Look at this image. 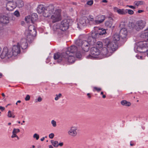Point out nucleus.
<instances>
[{
  "instance_id": "obj_58",
  "label": "nucleus",
  "mask_w": 148,
  "mask_h": 148,
  "mask_svg": "<svg viewBox=\"0 0 148 148\" xmlns=\"http://www.w3.org/2000/svg\"><path fill=\"white\" fill-rule=\"evenodd\" d=\"M3 76V74L2 73H0V78H1Z\"/></svg>"
},
{
  "instance_id": "obj_40",
  "label": "nucleus",
  "mask_w": 148,
  "mask_h": 148,
  "mask_svg": "<svg viewBox=\"0 0 148 148\" xmlns=\"http://www.w3.org/2000/svg\"><path fill=\"white\" fill-rule=\"evenodd\" d=\"M97 45H98V47L99 48H101L103 47L102 43L101 42H97Z\"/></svg>"
},
{
  "instance_id": "obj_20",
  "label": "nucleus",
  "mask_w": 148,
  "mask_h": 148,
  "mask_svg": "<svg viewBox=\"0 0 148 148\" xmlns=\"http://www.w3.org/2000/svg\"><path fill=\"white\" fill-rule=\"evenodd\" d=\"M127 34V29L125 28H123L120 31L119 35L121 38H124L126 37Z\"/></svg>"
},
{
  "instance_id": "obj_38",
  "label": "nucleus",
  "mask_w": 148,
  "mask_h": 148,
  "mask_svg": "<svg viewBox=\"0 0 148 148\" xmlns=\"http://www.w3.org/2000/svg\"><path fill=\"white\" fill-rule=\"evenodd\" d=\"M20 131V130L18 129L14 128L12 132L16 134L18 133H19Z\"/></svg>"
},
{
  "instance_id": "obj_13",
  "label": "nucleus",
  "mask_w": 148,
  "mask_h": 148,
  "mask_svg": "<svg viewBox=\"0 0 148 148\" xmlns=\"http://www.w3.org/2000/svg\"><path fill=\"white\" fill-rule=\"evenodd\" d=\"M31 40L30 41H28L27 38L26 39L25 38H22L20 41L18 42L17 43L19 44V46H20L21 48L22 49H25L27 48V41L29 42L31 41Z\"/></svg>"
},
{
  "instance_id": "obj_31",
  "label": "nucleus",
  "mask_w": 148,
  "mask_h": 148,
  "mask_svg": "<svg viewBox=\"0 0 148 148\" xmlns=\"http://www.w3.org/2000/svg\"><path fill=\"white\" fill-rule=\"evenodd\" d=\"M17 6L19 8H21L24 5L23 2L21 0H18L17 2Z\"/></svg>"
},
{
  "instance_id": "obj_43",
  "label": "nucleus",
  "mask_w": 148,
  "mask_h": 148,
  "mask_svg": "<svg viewBox=\"0 0 148 148\" xmlns=\"http://www.w3.org/2000/svg\"><path fill=\"white\" fill-rule=\"evenodd\" d=\"M13 113L10 110H9L7 116L8 117L10 118L12 116V115Z\"/></svg>"
},
{
  "instance_id": "obj_53",
  "label": "nucleus",
  "mask_w": 148,
  "mask_h": 148,
  "mask_svg": "<svg viewBox=\"0 0 148 148\" xmlns=\"http://www.w3.org/2000/svg\"><path fill=\"white\" fill-rule=\"evenodd\" d=\"M144 12V10H138V13H140Z\"/></svg>"
},
{
  "instance_id": "obj_19",
  "label": "nucleus",
  "mask_w": 148,
  "mask_h": 148,
  "mask_svg": "<svg viewBox=\"0 0 148 148\" xmlns=\"http://www.w3.org/2000/svg\"><path fill=\"white\" fill-rule=\"evenodd\" d=\"M75 55L69 54L67 55L65 53V58H67V60L68 62L70 63H73L75 61Z\"/></svg>"
},
{
  "instance_id": "obj_39",
  "label": "nucleus",
  "mask_w": 148,
  "mask_h": 148,
  "mask_svg": "<svg viewBox=\"0 0 148 148\" xmlns=\"http://www.w3.org/2000/svg\"><path fill=\"white\" fill-rule=\"evenodd\" d=\"M51 123L54 127H55L57 126L56 122L53 120H51Z\"/></svg>"
},
{
  "instance_id": "obj_2",
  "label": "nucleus",
  "mask_w": 148,
  "mask_h": 148,
  "mask_svg": "<svg viewBox=\"0 0 148 148\" xmlns=\"http://www.w3.org/2000/svg\"><path fill=\"white\" fill-rule=\"evenodd\" d=\"M103 42L106 50V52L104 53L107 57L111 55L118 48L117 44L109 38L105 39Z\"/></svg>"
},
{
  "instance_id": "obj_55",
  "label": "nucleus",
  "mask_w": 148,
  "mask_h": 148,
  "mask_svg": "<svg viewBox=\"0 0 148 148\" xmlns=\"http://www.w3.org/2000/svg\"><path fill=\"white\" fill-rule=\"evenodd\" d=\"M102 2L103 3H107V1L106 0H103L102 1Z\"/></svg>"
},
{
  "instance_id": "obj_41",
  "label": "nucleus",
  "mask_w": 148,
  "mask_h": 148,
  "mask_svg": "<svg viewBox=\"0 0 148 148\" xmlns=\"http://www.w3.org/2000/svg\"><path fill=\"white\" fill-rule=\"evenodd\" d=\"M11 138H16L18 140H19V138L18 136L15 134H14L12 132V134L11 136Z\"/></svg>"
},
{
  "instance_id": "obj_7",
  "label": "nucleus",
  "mask_w": 148,
  "mask_h": 148,
  "mask_svg": "<svg viewBox=\"0 0 148 148\" xmlns=\"http://www.w3.org/2000/svg\"><path fill=\"white\" fill-rule=\"evenodd\" d=\"M90 54L86 57L87 59H92L93 58H97L100 54V51L97 48L92 47L90 49Z\"/></svg>"
},
{
  "instance_id": "obj_3",
  "label": "nucleus",
  "mask_w": 148,
  "mask_h": 148,
  "mask_svg": "<svg viewBox=\"0 0 148 148\" xmlns=\"http://www.w3.org/2000/svg\"><path fill=\"white\" fill-rule=\"evenodd\" d=\"M76 45L81 47L82 49L85 52H88L90 48V46L94 44V43L92 41V40H89L88 38V41L82 40L80 39L77 40L75 42Z\"/></svg>"
},
{
  "instance_id": "obj_42",
  "label": "nucleus",
  "mask_w": 148,
  "mask_h": 148,
  "mask_svg": "<svg viewBox=\"0 0 148 148\" xmlns=\"http://www.w3.org/2000/svg\"><path fill=\"white\" fill-rule=\"evenodd\" d=\"M33 137L34 138H36V140H38L39 137V135L36 133L34 134Z\"/></svg>"
},
{
  "instance_id": "obj_64",
  "label": "nucleus",
  "mask_w": 148,
  "mask_h": 148,
  "mask_svg": "<svg viewBox=\"0 0 148 148\" xmlns=\"http://www.w3.org/2000/svg\"><path fill=\"white\" fill-rule=\"evenodd\" d=\"M145 31H148V27L145 30Z\"/></svg>"
},
{
  "instance_id": "obj_36",
  "label": "nucleus",
  "mask_w": 148,
  "mask_h": 148,
  "mask_svg": "<svg viewBox=\"0 0 148 148\" xmlns=\"http://www.w3.org/2000/svg\"><path fill=\"white\" fill-rule=\"evenodd\" d=\"M101 88H98L97 87H93V91L94 92H95V91H96L98 92H99L100 91H101Z\"/></svg>"
},
{
  "instance_id": "obj_18",
  "label": "nucleus",
  "mask_w": 148,
  "mask_h": 148,
  "mask_svg": "<svg viewBox=\"0 0 148 148\" xmlns=\"http://www.w3.org/2000/svg\"><path fill=\"white\" fill-rule=\"evenodd\" d=\"M16 8V5L12 1H9L6 4V8L8 11H12Z\"/></svg>"
},
{
  "instance_id": "obj_8",
  "label": "nucleus",
  "mask_w": 148,
  "mask_h": 148,
  "mask_svg": "<svg viewBox=\"0 0 148 148\" xmlns=\"http://www.w3.org/2000/svg\"><path fill=\"white\" fill-rule=\"evenodd\" d=\"M94 30L92 32L91 36L88 37V40H92V41L94 43L95 40V39L100 38L99 34L98 32L96 27H94Z\"/></svg>"
},
{
  "instance_id": "obj_30",
  "label": "nucleus",
  "mask_w": 148,
  "mask_h": 148,
  "mask_svg": "<svg viewBox=\"0 0 148 148\" xmlns=\"http://www.w3.org/2000/svg\"><path fill=\"white\" fill-rule=\"evenodd\" d=\"M144 2L143 1H136L134 2V5L138 7L140 5H141L144 4Z\"/></svg>"
},
{
  "instance_id": "obj_60",
  "label": "nucleus",
  "mask_w": 148,
  "mask_h": 148,
  "mask_svg": "<svg viewBox=\"0 0 148 148\" xmlns=\"http://www.w3.org/2000/svg\"><path fill=\"white\" fill-rule=\"evenodd\" d=\"M49 148H53L52 146L50 145L49 146Z\"/></svg>"
},
{
  "instance_id": "obj_25",
  "label": "nucleus",
  "mask_w": 148,
  "mask_h": 148,
  "mask_svg": "<svg viewBox=\"0 0 148 148\" xmlns=\"http://www.w3.org/2000/svg\"><path fill=\"white\" fill-rule=\"evenodd\" d=\"M120 37V35H119L118 34H115L113 36L112 41L117 44V42L119 40Z\"/></svg>"
},
{
  "instance_id": "obj_28",
  "label": "nucleus",
  "mask_w": 148,
  "mask_h": 148,
  "mask_svg": "<svg viewBox=\"0 0 148 148\" xmlns=\"http://www.w3.org/2000/svg\"><path fill=\"white\" fill-rule=\"evenodd\" d=\"M30 16V21L31 23H33L38 19L37 15L36 13H33Z\"/></svg>"
},
{
  "instance_id": "obj_45",
  "label": "nucleus",
  "mask_w": 148,
  "mask_h": 148,
  "mask_svg": "<svg viewBox=\"0 0 148 148\" xmlns=\"http://www.w3.org/2000/svg\"><path fill=\"white\" fill-rule=\"evenodd\" d=\"M42 98L40 96L37 99L35 100V102H40L42 101Z\"/></svg>"
},
{
  "instance_id": "obj_9",
  "label": "nucleus",
  "mask_w": 148,
  "mask_h": 148,
  "mask_svg": "<svg viewBox=\"0 0 148 148\" xmlns=\"http://www.w3.org/2000/svg\"><path fill=\"white\" fill-rule=\"evenodd\" d=\"M147 44L143 42H139L137 47V51L141 53H144L147 51Z\"/></svg>"
},
{
  "instance_id": "obj_37",
  "label": "nucleus",
  "mask_w": 148,
  "mask_h": 148,
  "mask_svg": "<svg viewBox=\"0 0 148 148\" xmlns=\"http://www.w3.org/2000/svg\"><path fill=\"white\" fill-rule=\"evenodd\" d=\"M126 14L128 13L129 14L132 15L134 13L133 11L131 10L126 9Z\"/></svg>"
},
{
  "instance_id": "obj_11",
  "label": "nucleus",
  "mask_w": 148,
  "mask_h": 148,
  "mask_svg": "<svg viewBox=\"0 0 148 148\" xmlns=\"http://www.w3.org/2000/svg\"><path fill=\"white\" fill-rule=\"evenodd\" d=\"M10 49H12L13 56H15L17 55L21 52V47L19 44L17 43L16 45H14Z\"/></svg>"
},
{
  "instance_id": "obj_24",
  "label": "nucleus",
  "mask_w": 148,
  "mask_h": 148,
  "mask_svg": "<svg viewBox=\"0 0 148 148\" xmlns=\"http://www.w3.org/2000/svg\"><path fill=\"white\" fill-rule=\"evenodd\" d=\"M96 29L97 30L99 34V35L100 37L102 36L105 34L106 33V30L103 28H99L98 27H96Z\"/></svg>"
},
{
  "instance_id": "obj_12",
  "label": "nucleus",
  "mask_w": 148,
  "mask_h": 148,
  "mask_svg": "<svg viewBox=\"0 0 148 148\" xmlns=\"http://www.w3.org/2000/svg\"><path fill=\"white\" fill-rule=\"evenodd\" d=\"M77 50V47L74 45H72L67 49V50L66 51L65 53L67 55L69 54L75 55Z\"/></svg>"
},
{
  "instance_id": "obj_34",
  "label": "nucleus",
  "mask_w": 148,
  "mask_h": 148,
  "mask_svg": "<svg viewBox=\"0 0 148 148\" xmlns=\"http://www.w3.org/2000/svg\"><path fill=\"white\" fill-rule=\"evenodd\" d=\"M60 28L63 31H64L65 30V24L64 21H62L61 23Z\"/></svg>"
},
{
  "instance_id": "obj_46",
  "label": "nucleus",
  "mask_w": 148,
  "mask_h": 148,
  "mask_svg": "<svg viewBox=\"0 0 148 148\" xmlns=\"http://www.w3.org/2000/svg\"><path fill=\"white\" fill-rule=\"evenodd\" d=\"M75 53L76 56L77 58H80L81 57L82 55L80 53L77 52Z\"/></svg>"
},
{
  "instance_id": "obj_16",
  "label": "nucleus",
  "mask_w": 148,
  "mask_h": 148,
  "mask_svg": "<svg viewBox=\"0 0 148 148\" xmlns=\"http://www.w3.org/2000/svg\"><path fill=\"white\" fill-rule=\"evenodd\" d=\"M113 10L114 12H117L120 15H125L126 14V10L124 9H119L115 7L113 8Z\"/></svg>"
},
{
  "instance_id": "obj_23",
  "label": "nucleus",
  "mask_w": 148,
  "mask_h": 148,
  "mask_svg": "<svg viewBox=\"0 0 148 148\" xmlns=\"http://www.w3.org/2000/svg\"><path fill=\"white\" fill-rule=\"evenodd\" d=\"M65 29H68L69 27L71 25L72 23V21L71 19L69 17H67L66 18H65Z\"/></svg>"
},
{
  "instance_id": "obj_22",
  "label": "nucleus",
  "mask_w": 148,
  "mask_h": 148,
  "mask_svg": "<svg viewBox=\"0 0 148 148\" xmlns=\"http://www.w3.org/2000/svg\"><path fill=\"white\" fill-rule=\"evenodd\" d=\"M46 9H47V8ZM45 10H46V11H47V10H46V9L44 6L42 5H38L37 8V10L38 13L40 14L43 12ZM47 12V11H46L45 12V13L46 12Z\"/></svg>"
},
{
  "instance_id": "obj_33",
  "label": "nucleus",
  "mask_w": 148,
  "mask_h": 148,
  "mask_svg": "<svg viewBox=\"0 0 148 148\" xmlns=\"http://www.w3.org/2000/svg\"><path fill=\"white\" fill-rule=\"evenodd\" d=\"M51 142L53 146L55 147H57L58 146V143L57 141L51 140Z\"/></svg>"
},
{
  "instance_id": "obj_35",
  "label": "nucleus",
  "mask_w": 148,
  "mask_h": 148,
  "mask_svg": "<svg viewBox=\"0 0 148 148\" xmlns=\"http://www.w3.org/2000/svg\"><path fill=\"white\" fill-rule=\"evenodd\" d=\"M62 95L61 93H59L58 94H56V97L54 98L55 100H58L61 97Z\"/></svg>"
},
{
  "instance_id": "obj_6",
  "label": "nucleus",
  "mask_w": 148,
  "mask_h": 148,
  "mask_svg": "<svg viewBox=\"0 0 148 148\" xmlns=\"http://www.w3.org/2000/svg\"><path fill=\"white\" fill-rule=\"evenodd\" d=\"M146 23L144 20H140L132 25L133 28L139 31L143 29L145 26Z\"/></svg>"
},
{
  "instance_id": "obj_47",
  "label": "nucleus",
  "mask_w": 148,
  "mask_h": 148,
  "mask_svg": "<svg viewBox=\"0 0 148 148\" xmlns=\"http://www.w3.org/2000/svg\"><path fill=\"white\" fill-rule=\"evenodd\" d=\"M93 3V1L92 0H90L88 1L87 3V4L90 5H92Z\"/></svg>"
},
{
  "instance_id": "obj_1",
  "label": "nucleus",
  "mask_w": 148,
  "mask_h": 148,
  "mask_svg": "<svg viewBox=\"0 0 148 148\" xmlns=\"http://www.w3.org/2000/svg\"><path fill=\"white\" fill-rule=\"evenodd\" d=\"M47 10L49 14L44 15L45 17H48L51 15V18L53 23H55L61 20L62 17L61 15L60 11L58 10H54V7L51 5L47 7Z\"/></svg>"
},
{
  "instance_id": "obj_63",
  "label": "nucleus",
  "mask_w": 148,
  "mask_h": 148,
  "mask_svg": "<svg viewBox=\"0 0 148 148\" xmlns=\"http://www.w3.org/2000/svg\"><path fill=\"white\" fill-rule=\"evenodd\" d=\"M2 96H3V97H5V94H4V93H2Z\"/></svg>"
},
{
  "instance_id": "obj_57",
  "label": "nucleus",
  "mask_w": 148,
  "mask_h": 148,
  "mask_svg": "<svg viewBox=\"0 0 148 148\" xmlns=\"http://www.w3.org/2000/svg\"><path fill=\"white\" fill-rule=\"evenodd\" d=\"M87 96H88V97L89 98H91V96H90V94L89 93H88L87 94Z\"/></svg>"
},
{
  "instance_id": "obj_52",
  "label": "nucleus",
  "mask_w": 148,
  "mask_h": 148,
  "mask_svg": "<svg viewBox=\"0 0 148 148\" xmlns=\"http://www.w3.org/2000/svg\"><path fill=\"white\" fill-rule=\"evenodd\" d=\"M5 109L4 107L0 106V110H1L2 111H3Z\"/></svg>"
},
{
  "instance_id": "obj_48",
  "label": "nucleus",
  "mask_w": 148,
  "mask_h": 148,
  "mask_svg": "<svg viewBox=\"0 0 148 148\" xmlns=\"http://www.w3.org/2000/svg\"><path fill=\"white\" fill-rule=\"evenodd\" d=\"M145 32L143 34L145 36V37H148V31H145Z\"/></svg>"
},
{
  "instance_id": "obj_21",
  "label": "nucleus",
  "mask_w": 148,
  "mask_h": 148,
  "mask_svg": "<svg viewBox=\"0 0 148 148\" xmlns=\"http://www.w3.org/2000/svg\"><path fill=\"white\" fill-rule=\"evenodd\" d=\"M88 22L90 25H96V17L95 18L93 16L91 15H90L88 16Z\"/></svg>"
},
{
  "instance_id": "obj_32",
  "label": "nucleus",
  "mask_w": 148,
  "mask_h": 148,
  "mask_svg": "<svg viewBox=\"0 0 148 148\" xmlns=\"http://www.w3.org/2000/svg\"><path fill=\"white\" fill-rule=\"evenodd\" d=\"M31 16H28L25 17V20L26 22L27 23H30L31 21H30Z\"/></svg>"
},
{
  "instance_id": "obj_49",
  "label": "nucleus",
  "mask_w": 148,
  "mask_h": 148,
  "mask_svg": "<svg viewBox=\"0 0 148 148\" xmlns=\"http://www.w3.org/2000/svg\"><path fill=\"white\" fill-rule=\"evenodd\" d=\"M30 99V97L29 95H27L25 98V100L26 101H29Z\"/></svg>"
},
{
  "instance_id": "obj_50",
  "label": "nucleus",
  "mask_w": 148,
  "mask_h": 148,
  "mask_svg": "<svg viewBox=\"0 0 148 148\" xmlns=\"http://www.w3.org/2000/svg\"><path fill=\"white\" fill-rule=\"evenodd\" d=\"M54 136V134L53 133H52L50 134L49 135V137L50 138L52 139L53 138Z\"/></svg>"
},
{
  "instance_id": "obj_10",
  "label": "nucleus",
  "mask_w": 148,
  "mask_h": 148,
  "mask_svg": "<svg viewBox=\"0 0 148 148\" xmlns=\"http://www.w3.org/2000/svg\"><path fill=\"white\" fill-rule=\"evenodd\" d=\"M65 53L64 52H58L54 54V59L57 60L58 62H60L65 58Z\"/></svg>"
},
{
  "instance_id": "obj_15",
  "label": "nucleus",
  "mask_w": 148,
  "mask_h": 148,
  "mask_svg": "<svg viewBox=\"0 0 148 148\" xmlns=\"http://www.w3.org/2000/svg\"><path fill=\"white\" fill-rule=\"evenodd\" d=\"M88 22V19L86 17H82L79 19L77 27H78L79 26L82 27L86 26Z\"/></svg>"
},
{
  "instance_id": "obj_62",
  "label": "nucleus",
  "mask_w": 148,
  "mask_h": 148,
  "mask_svg": "<svg viewBox=\"0 0 148 148\" xmlns=\"http://www.w3.org/2000/svg\"><path fill=\"white\" fill-rule=\"evenodd\" d=\"M15 117V116L13 114L12 115V116L11 117H12L13 118H14Z\"/></svg>"
},
{
  "instance_id": "obj_56",
  "label": "nucleus",
  "mask_w": 148,
  "mask_h": 148,
  "mask_svg": "<svg viewBox=\"0 0 148 148\" xmlns=\"http://www.w3.org/2000/svg\"><path fill=\"white\" fill-rule=\"evenodd\" d=\"M45 137H43L42 138H41L40 140L42 141H43L45 140Z\"/></svg>"
},
{
  "instance_id": "obj_4",
  "label": "nucleus",
  "mask_w": 148,
  "mask_h": 148,
  "mask_svg": "<svg viewBox=\"0 0 148 148\" xmlns=\"http://www.w3.org/2000/svg\"><path fill=\"white\" fill-rule=\"evenodd\" d=\"M12 53L10 48L5 47L3 49L2 53L0 55V57L1 59L6 60L9 59L13 56Z\"/></svg>"
},
{
  "instance_id": "obj_26",
  "label": "nucleus",
  "mask_w": 148,
  "mask_h": 148,
  "mask_svg": "<svg viewBox=\"0 0 148 148\" xmlns=\"http://www.w3.org/2000/svg\"><path fill=\"white\" fill-rule=\"evenodd\" d=\"M113 19L112 18H109V20L106 21L105 23V26L108 27H111L113 24Z\"/></svg>"
},
{
  "instance_id": "obj_27",
  "label": "nucleus",
  "mask_w": 148,
  "mask_h": 148,
  "mask_svg": "<svg viewBox=\"0 0 148 148\" xmlns=\"http://www.w3.org/2000/svg\"><path fill=\"white\" fill-rule=\"evenodd\" d=\"M9 18L6 16H3L0 18V22L4 24H6L9 22Z\"/></svg>"
},
{
  "instance_id": "obj_5",
  "label": "nucleus",
  "mask_w": 148,
  "mask_h": 148,
  "mask_svg": "<svg viewBox=\"0 0 148 148\" xmlns=\"http://www.w3.org/2000/svg\"><path fill=\"white\" fill-rule=\"evenodd\" d=\"M36 31L34 26L33 25H30L28 27V29L26 30L25 34L28 41L30 40L32 37L36 35Z\"/></svg>"
},
{
  "instance_id": "obj_61",
  "label": "nucleus",
  "mask_w": 148,
  "mask_h": 148,
  "mask_svg": "<svg viewBox=\"0 0 148 148\" xmlns=\"http://www.w3.org/2000/svg\"><path fill=\"white\" fill-rule=\"evenodd\" d=\"M32 147H30V148H35V146L34 145H32Z\"/></svg>"
},
{
  "instance_id": "obj_44",
  "label": "nucleus",
  "mask_w": 148,
  "mask_h": 148,
  "mask_svg": "<svg viewBox=\"0 0 148 148\" xmlns=\"http://www.w3.org/2000/svg\"><path fill=\"white\" fill-rule=\"evenodd\" d=\"M14 15L17 17H18L20 16V14L19 12L18 11H16L14 13Z\"/></svg>"
},
{
  "instance_id": "obj_51",
  "label": "nucleus",
  "mask_w": 148,
  "mask_h": 148,
  "mask_svg": "<svg viewBox=\"0 0 148 148\" xmlns=\"http://www.w3.org/2000/svg\"><path fill=\"white\" fill-rule=\"evenodd\" d=\"M127 7H128L132 9H134L135 8V7L132 5H127Z\"/></svg>"
},
{
  "instance_id": "obj_17",
  "label": "nucleus",
  "mask_w": 148,
  "mask_h": 148,
  "mask_svg": "<svg viewBox=\"0 0 148 148\" xmlns=\"http://www.w3.org/2000/svg\"><path fill=\"white\" fill-rule=\"evenodd\" d=\"M96 25L102 23L104 21L105 16L103 15H99L96 16Z\"/></svg>"
},
{
  "instance_id": "obj_59",
  "label": "nucleus",
  "mask_w": 148,
  "mask_h": 148,
  "mask_svg": "<svg viewBox=\"0 0 148 148\" xmlns=\"http://www.w3.org/2000/svg\"><path fill=\"white\" fill-rule=\"evenodd\" d=\"M102 97L103 98H105L106 97V96L105 95H103Z\"/></svg>"
},
{
  "instance_id": "obj_29",
  "label": "nucleus",
  "mask_w": 148,
  "mask_h": 148,
  "mask_svg": "<svg viewBox=\"0 0 148 148\" xmlns=\"http://www.w3.org/2000/svg\"><path fill=\"white\" fill-rule=\"evenodd\" d=\"M121 104L124 106H129L131 105V103L126 100H123L121 101Z\"/></svg>"
},
{
  "instance_id": "obj_14",
  "label": "nucleus",
  "mask_w": 148,
  "mask_h": 148,
  "mask_svg": "<svg viewBox=\"0 0 148 148\" xmlns=\"http://www.w3.org/2000/svg\"><path fill=\"white\" fill-rule=\"evenodd\" d=\"M77 127H72L68 132V133L69 135L73 136L75 137L77 134Z\"/></svg>"
},
{
  "instance_id": "obj_54",
  "label": "nucleus",
  "mask_w": 148,
  "mask_h": 148,
  "mask_svg": "<svg viewBox=\"0 0 148 148\" xmlns=\"http://www.w3.org/2000/svg\"><path fill=\"white\" fill-rule=\"evenodd\" d=\"M63 144L62 143H60L59 144L58 143V145L62 146L63 145Z\"/></svg>"
}]
</instances>
